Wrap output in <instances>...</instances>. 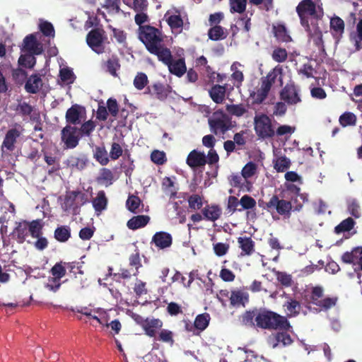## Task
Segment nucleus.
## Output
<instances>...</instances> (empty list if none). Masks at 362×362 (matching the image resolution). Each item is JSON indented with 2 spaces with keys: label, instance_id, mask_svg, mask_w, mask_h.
Returning a JSON list of instances; mask_svg holds the SVG:
<instances>
[{
  "label": "nucleus",
  "instance_id": "obj_18",
  "mask_svg": "<svg viewBox=\"0 0 362 362\" xmlns=\"http://www.w3.org/2000/svg\"><path fill=\"white\" fill-rule=\"evenodd\" d=\"M88 163V159L84 155L81 156H76L71 155L67 158L64 161V164L67 168L71 170H83Z\"/></svg>",
  "mask_w": 362,
  "mask_h": 362
},
{
  "label": "nucleus",
  "instance_id": "obj_43",
  "mask_svg": "<svg viewBox=\"0 0 362 362\" xmlns=\"http://www.w3.org/2000/svg\"><path fill=\"white\" fill-rule=\"evenodd\" d=\"M257 172V165L250 161L247 163L242 169L241 175L244 178V182H246L247 185H251L250 182L247 181V180L255 175Z\"/></svg>",
  "mask_w": 362,
  "mask_h": 362
},
{
  "label": "nucleus",
  "instance_id": "obj_25",
  "mask_svg": "<svg viewBox=\"0 0 362 362\" xmlns=\"http://www.w3.org/2000/svg\"><path fill=\"white\" fill-rule=\"evenodd\" d=\"M42 86V81L39 74H33L27 80L25 84V90L32 94L37 93Z\"/></svg>",
  "mask_w": 362,
  "mask_h": 362
},
{
  "label": "nucleus",
  "instance_id": "obj_55",
  "mask_svg": "<svg viewBox=\"0 0 362 362\" xmlns=\"http://www.w3.org/2000/svg\"><path fill=\"white\" fill-rule=\"evenodd\" d=\"M272 57L275 62L282 63L286 61L288 52L284 48L276 47L272 52Z\"/></svg>",
  "mask_w": 362,
  "mask_h": 362
},
{
  "label": "nucleus",
  "instance_id": "obj_56",
  "mask_svg": "<svg viewBox=\"0 0 362 362\" xmlns=\"http://www.w3.org/2000/svg\"><path fill=\"white\" fill-rule=\"evenodd\" d=\"M151 161L158 165H162L167 162L166 155L164 151L153 150L151 153Z\"/></svg>",
  "mask_w": 362,
  "mask_h": 362
},
{
  "label": "nucleus",
  "instance_id": "obj_3",
  "mask_svg": "<svg viewBox=\"0 0 362 362\" xmlns=\"http://www.w3.org/2000/svg\"><path fill=\"white\" fill-rule=\"evenodd\" d=\"M208 124L211 132L215 135L225 134L233 127L232 118L222 110L214 111L208 119Z\"/></svg>",
  "mask_w": 362,
  "mask_h": 362
},
{
  "label": "nucleus",
  "instance_id": "obj_23",
  "mask_svg": "<svg viewBox=\"0 0 362 362\" xmlns=\"http://www.w3.org/2000/svg\"><path fill=\"white\" fill-rule=\"evenodd\" d=\"M167 66L168 67L169 71L177 77L182 76L187 71L185 61L183 58L176 60H173L172 59V61H170Z\"/></svg>",
  "mask_w": 362,
  "mask_h": 362
},
{
  "label": "nucleus",
  "instance_id": "obj_59",
  "mask_svg": "<svg viewBox=\"0 0 362 362\" xmlns=\"http://www.w3.org/2000/svg\"><path fill=\"white\" fill-rule=\"evenodd\" d=\"M66 272V271L64 262H62L56 263L50 270V272L53 276L60 279L65 276Z\"/></svg>",
  "mask_w": 362,
  "mask_h": 362
},
{
  "label": "nucleus",
  "instance_id": "obj_39",
  "mask_svg": "<svg viewBox=\"0 0 362 362\" xmlns=\"http://www.w3.org/2000/svg\"><path fill=\"white\" fill-rule=\"evenodd\" d=\"M272 83H275L276 81L279 82L281 86H283V68L280 65L273 68L265 76Z\"/></svg>",
  "mask_w": 362,
  "mask_h": 362
},
{
  "label": "nucleus",
  "instance_id": "obj_31",
  "mask_svg": "<svg viewBox=\"0 0 362 362\" xmlns=\"http://www.w3.org/2000/svg\"><path fill=\"white\" fill-rule=\"evenodd\" d=\"M283 307L286 312V318L298 316L301 309L300 303L291 298H289L288 300L284 303Z\"/></svg>",
  "mask_w": 362,
  "mask_h": 362
},
{
  "label": "nucleus",
  "instance_id": "obj_17",
  "mask_svg": "<svg viewBox=\"0 0 362 362\" xmlns=\"http://www.w3.org/2000/svg\"><path fill=\"white\" fill-rule=\"evenodd\" d=\"M23 48L30 54L36 55L42 54L43 49L40 43H39L33 34L27 35L23 40Z\"/></svg>",
  "mask_w": 362,
  "mask_h": 362
},
{
  "label": "nucleus",
  "instance_id": "obj_51",
  "mask_svg": "<svg viewBox=\"0 0 362 362\" xmlns=\"http://www.w3.org/2000/svg\"><path fill=\"white\" fill-rule=\"evenodd\" d=\"M240 205L241 206V208L238 209V211L252 209L256 206V201L252 197L245 194L240 198Z\"/></svg>",
  "mask_w": 362,
  "mask_h": 362
},
{
  "label": "nucleus",
  "instance_id": "obj_54",
  "mask_svg": "<svg viewBox=\"0 0 362 362\" xmlns=\"http://www.w3.org/2000/svg\"><path fill=\"white\" fill-rule=\"evenodd\" d=\"M148 79L147 75L143 72L138 73L134 79V86L139 90H143L148 84Z\"/></svg>",
  "mask_w": 362,
  "mask_h": 362
},
{
  "label": "nucleus",
  "instance_id": "obj_2",
  "mask_svg": "<svg viewBox=\"0 0 362 362\" xmlns=\"http://www.w3.org/2000/svg\"><path fill=\"white\" fill-rule=\"evenodd\" d=\"M296 12L300 18V24L305 30L319 25L324 12L322 9L317 10L316 4L313 0H303L296 7Z\"/></svg>",
  "mask_w": 362,
  "mask_h": 362
},
{
  "label": "nucleus",
  "instance_id": "obj_4",
  "mask_svg": "<svg viewBox=\"0 0 362 362\" xmlns=\"http://www.w3.org/2000/svg\"><path fill=\"white\" fill-rule=\"evenodd\" d=\"M138 37L149 52L163 41L160 31L151 25L141 26L138 29Z\"/></svg>",
  "mask_w": 362,
  "mask_h": 362
},
{
  "label": "nucleus",
  "instance_id": "obj_8",
  "mask_svg": "<svg viewBox=\"0 0 362 362\" xmlns=\"http://www.w3.org/2000/svg\"><path fill=\"white\" fill-rule=\"evenodd\" d=\"M279 98L288 105H296L302 101L300 88L294 81H290L279 92Z\"/></svg>",
  "mask_w": 362,
  "mask_h": 362
},
{
  "label": "nucleus",
  "instance_id": "obj_15",
  "mask_svg": "<svg viewBox=\"0 0 362 362\" xmlns=\"http://www.w3.org/2000/svg\"><path fill=\"white\" fill-rule=\"evenodd\" d=\"M273 85L274 83L269 81L266 77L262 78L261 86L253 95L255 103L261 104L263 103L267 98Z\"/></svg>",
  "mask_w": 362,
  "mask_h": 362
},
{
  "label": "nucleus",
  "instance_id": "obj_26",
  "mask_svg": "<svg viewBox=\"0 0 362 362\" xmlns=\"http://www.w3.org/2000/svg\"><path fill=\"white\" fill-rule=\"evenodd\" d=\"M345 24L339 16H334L330 19V29L334 38L339 39L344 32Z\"/></svg>",
  "mask_w": 362,
  "mask_h": 362
},
{
  "label": "nucleus",
  "instance_id": "obj_41",
  "mask_svg": "<svg viewBox=\"0 0 362 362\" xmlns=\"http://www.w3.org/2000/svg\"><path fill=\"white\" fill-rule=\"evenodd\" d=\"M356 121L357 117L356 115L351 112H345L339 118V122L343 127L355 126Z\"/></svg>",
  "mask_w": 362,
  "mask_h": 362
},
{
  "label": "nucleus",
  "instance_id": "obj_37",
  "mask_svg": "<svg viewBox=\"0 0 362 362\" xmlns=\"http://www.w3.org/2000/svg\"><path fill=\"white\" fill-rule=\"evenodd\" d=\"M169 88V86L159 82L153 84V94L160 100H164L167 98L170 92Z\"/></svg>",
  "mask_w": 362,
  "mask_h": 362
},
{
  "label": "nucleus",
  "instance_id": "obj_33",
  "mask_svg": "<svg viewBox=\"0 0 362 362\" xmlns=\"http://www.w3.org/2000/svg\"><path fill=\"white\" fill-rule=\"evenodd\" d=\"M106 69V71L108 72L111 76L117 77L118 74L117 71L120 69L121 65L119 63V57L113 54L112 55L104 64Z\"/></svg>",
  "mask_w": 362,
  "mask_h": 362
},
{
  "label": "nucleus",
  "instance_id": "obj_45",
  "mask_svg": "<svg viewBox=\"0 0 362 362\" xmlns=\"http://www.w3.org/2000/svg\"><path fill=\"white\" fill-rule=\"evenodd\" d=\"M40 219L28 222V230L33 238H39L42 234L43 225Z\"/></svg>",
  "mask_w": 362,
  "mask_h": 362
},
{
  "label": "nucleus",
  "instance_id": "obj_50",
  "mask_svg": "<svg viewBox=\"0 0 362 362\" xmlns=\"http://www.w3.org/2000/svg\"><path fill=\"white\" fill-rule=\"evenodd\" d=\"M35 54H26L21 55L18 59V64L25 68L32 69L36 64V59L33 56Z\"/></svg>",
  "mask_w": 362,
  "mask_h": 362
},
{
  "label": "nucleus",
  "instance_id": "obj_19",
  "mask_svg": "<svg viewBox=\"0 0 362 362\" xmlns=\"http://www.w3.org/2000/svg\"><path fill=\"white\" fill-rule=\"evenodd\" d=\"M152 242L156 247L164 249L169 247L173 243L172 235L164 231L157 232L154 234L152 238Z\"/></svg>",
  "mask_w": 362,
  "mask_h": 362
},
{
  "label": "nucleus",
  "instance_id": "obj_62",
  "mask_svg": "<svg viewBox=\"0 0 362 362\" xmlns=\"http://www.w3.org/2000/svg\"><path fill=\"white\" fill-rule=\"evenodd\" d=\"M168 24L173 30L182 29L183 21L180 15H172L167 20Z\"/></svg>",
  "mask_w": 362,
  "mask_h": 362
},
{
  "label": "nucleus",
  "instance_id": "obj_49",
  "mask_svg": "<svg viewBox=\"0 0 362 362\" xmlns=\"http://www.w3.org/2000/svg\"><path fill=\"white\" fill-rule=\"evenodd\" d=\"M226 110L231 115L240 117L247 112V109L243 104H232L226 105Z\"/></svg>",
  "mask_w": 362,
  "mask_h": 362
},
{
  "label": "nucleus",
  "instance_id": "obj_58",
  "mask_svg": "<svg viewBox=\"0 0 362 362\" xmlns=\"http://www.w3.org/2000/svg\"><path fill=\"white\" fill-rule=\"evenodd\" d=\"M275 339L276 343L272 346L273 348H276L279 343H282L284 346H288L293 343V339H291L290 334L284 332H278L275 336Z\"/></svg>",
  "mask_w": 362,
  "mask_h": 362
},
{
  "label": "nucleus",
  "instance_id": "obj_61",
  "mask_svg": "<svg viewBox=\"0 0 362 362\" xmlns=\"http://www.w3.org/2000/svg\"><path fill=\"white\" fill-rule=\"evenodd\" d=\"M347 209L349 214L354 218H358L361 216L360 213V205L358 201L355 199H352L348 201Z\"/></svg>",
  "mask_w": 362,
  "mask_h": 362
},
{
  "label": "nucleus",
  "instance_id": "obj_11",
  "mask_svg": "<svg viewBox=\"0 0 362 362\" xmlns=\"http://www.w3.org/2000/svg\"><path fill=\"white\" fill-rule=\"evenodd\" d=\"M78 129L66 125L61 131V140L66 148H74L78 145L79 136L76 134Z\"/></svg>",
  "mask_w": 362,
  "mask_h": 362
},
{
  "label": "nucleus",
  "instance_id": "obj_10",
  "mask_svg": "<svg viewBox=\"0 0 362 362\" xmlns=\"http://www.w3.org/2000/svg\"><path fill=\"white\" fill-rule=\"evenodd\" d=\"M220 296L228 298L230 300V305L233 308L245 307L249 302V294L243 289H233L229 291L227 289L221 290Z\"/></svg>",
  "mask_w": 362,
  "mask_h": 362
},
{
  "label": "nucleus",
  "instance_id": "obj_40",
  "mask_svg": "<svg viewBox=\"0 0 362 362\" xmlns=\"http://www.w3.org/2000/svg\"><path fill=\"white\" fill-rule=\"evenodd\" d=\"M273 30L276 38L281 42H288L291 40V36L288 34L286 27L284 25L273 26Z\"/></svg>",
  "mask_w": 362,
  "mask_h": 362
},
{
  "label": "nucleus",
  "instance_id": "obj_9",
  "mask_svg": "<svg viewBox=\"0 0 362 362\" xmlns=\"http://www.w3.org/2000/svg\"><path fill=\"white\" fill-rule=\"evenodd\" d=\"M106 38L105 30L102 28H96L88 33L86 42L93 52L100 54L105 52L103 43Z\"/></svg>",
  "mask_w": 362,
  "mask_h": 362
},
{
  "label": "nucleus",
  "instance_id": "obj_53",
  "mask_svg": "<svg viewBox=\"0 0 362 362\" xmlns=\"http://www.w3.org/2000/svg\"><path fill=\"white\" fill-rule=\"evenodd\" d=\"M141 202V201L138 196L132 194L129 196L126 202V206L129 211L136 214Z\"/></svg>",
  "mask_w": 362,
  "mask_h": 362
},
{
  "label": "nucleus",
  "instance_id": "obj_44",
  "mask_svg": "<svg viewBox=\"0 0 362 362\" xmlns=\"http://www.w3.org/2000/svg\"><path fill=\"white\" fill-rule=\"evenodd\" d=\"M291 160L289 158L284 156H279L274 160V169L279 173L285 172L291 166Z\"/></svg>",
  "mask_w": 362,
  "mask_h": 362
},
{
  "label": "nucleus",
  "instance_id": "obj_36",
  "mask_svg": "<svg viewBox=\"0 0 362 362\" xmlns=\"http://www.w3.org/2000/svg\"><path fill=\"white\" fill-rule=\"evenodd\" d=\"M228 33L221 25L212 26L208 30L209 38L214 41L224 40L227 37Z\"/></svg>",
  "mask_w": 362,
  "mask_h": 362
},
{
  "label": "nucleus",
  "instance_id": "obj_5",
  "mask_svg": "<svg viewBox=\"0 0 362 362\" xmlns=\"http://www.w3.org/2000/svg\"><path fill=\"white\" fill-rule=\"evenodd\" d=\"M259 205L270 213L276 211L279 215L288 218L290 217L292 210L291 202L283 199H280L276 194L273 195L267 202H259Z\"/></svg>",
  "mask_w": 362,
  "mask_h": 362
},
{
  "label": "nucleus",
  "instance_id": "obj_52",
  "mask_svg": "<svg viewBox=\"0 0 362 362\" xmlns=\"http://www.w3.org/2000/svg\"><path fill=\"white\" fill-rule=\"evenodd\" d=\"M129 265L135 268L134 270H133V276H136L139 273V269L142 267L139 251L138 250H136L135 252L129 256Z\"/></svg>",
  "mask_w": 362,
  "mask_h": 362
},
{
  "label": "nucleus",
  "instance_id": "obj_47",
  "mask_svg": "<svg viewBox=\"0 0 362 362\" xmlns=\"http://www.w3.org/2000/svg\"><path fill=\"white\" fill-rule=\"evenodd\" d=\"M275 276L278 282L283 287L288 288L292 286L293 281L291 274L285 272L277 271L275 272Z\"/></svg>",
  "mask_w": 362,
  "mask_h": 362
},
{
  "label": "nucleus",
  "instance_id": "obj_60",
  "mask_svg": "<svg viewBox=\"0 0 362 362\" xmlns=\"http://www.w3.org/2000/svg\"><path fill=\"white\" fill-rule=\"evenodd\" d=\"M95 127L96 125L93 121L88 120L81 124L78 131L81 136H89L91 134V133L95 130Z\"/></svg>",
  "mask_w": 362,
  "mask_h": 362
},
{
  "label": "nucleus",
  "instance_id": "obj_12",
  "mask_svg": "<svg viewBox=\"0 0 362 362\" xmlns=\"http://www.w3.org/2000/svg\"><path fill=\"white\" fill-rule=\"evenodd\" d=\"M86 108L78 104L72 105L66 112L65 119L67 123L76 125L81 122L86 115Z\"/></svg>",
  "mask_w": 362,
  "mask_h": 362
},
{
  "label": "nucleus",
  "instance_id": "obj_16",
  "mask_svg": "<svg viewBox=\"0 0 362 362\" xmlns=\"http://www.w3.org/2000/svg\"><path fill=\"white\" fill-rule=\"evenodd\" d=\"M273 85L274 83L269 81L266 77L262 78L261 86L253 95L255 103L261 104L263 103L267 98Z\"/></svg>",
  "mask_w": 362,
  "mask_h": 362
},
{
  "label": "nucleus",
  "instance_id": "obj_7",
  "mask_svg": "<svg viewBox=\"0 0 362 362\" xmlns=\"http://www.w3.org/2000/svg\"><path fill=\"white\" fill-rule=\"evenodd\" d=\"M254 129L259 139H272L275 136V128L272 125V119L265 114L255 117Z\"/></svg>",
  "mask_w": 362,
  "mask_h": 362
},
{
  "label": "nucleus",
  "instance_id": "obj_38",
  "mask_svg": "<svg viewBox=\"0 0 362 362\" xmlns=\"http://www.w3.org/2000/svg\"><path fill=\"white\" fill-rule=\"evenodd\" d=\"M210 320V315L206 313L199 314L195 317L194 323L198 334L206 329V327L209 326Z\"/></svg>",
  "mask_w": 362,
  "mask_h": 362
},
{
  "label": "nucleus",
  "instance_id": "obj_30",
  "mask_svg": "<svg viewBox=\"0 0 362 362\" xmlns=\"http://www.w3.org/2000/svg\"><path fill=\"white\" fill-rule=\"evenodd\" d=\"M163 327V322L160 319H148L143 329L145 334L150 337H155L157 332Z\"/></svg>",
  "mask_w": 362,
  "mask_h": 362
},
{
  "label": "nucleus",
  "instance_id": "obj_42",
  "mask_svg": "<svg viewBox=\"0 0 362 362\" xmlns=\"http://www.w3.org/2000/svg\"><path fill=\"white\" fill-rule=\"evenodd\" d=\"M356 222L354 220L349 217L344 220H343L339 224H338L334 228V233L336 234H340L344 232H349L351 229L354 228Z\"/></svg>",
  "mask_w": 362,
  "mask_h": 362
},
{
  "label": "nucleus",
  "instance_id": "obj_34",
  "mask_svg": "<svg viewBox=\"0 0 362 362\" xmlns=\"http://www.w3.org/2000/svg\"><path fill=\"white\" fill-rule=\"evenodd\" d=\"M92 204L96 212H101L105 210L107 205L105 192L103 190L99 191L96 197L93 199Z\"/></svg>",
  "mask_w": 362,
  "mask_h": 362
},
{
  "label": "nucleus",
  "instance_id": "obj_48",
  "mask_svg": "<svg viewBox=\"0 0 362 362\" xmlns=\"http://www.w3.org/2000/svg\"><path fill=\"white\" fill-rule=\"evenodd\" d=\"M203 199L202 196L197 194L190 195L187 199L189 208L193 211L202 209L203 206Z\"/></svg>",
  "mask_w": 362,
  "mask_h": 362
},
{
  "label": "nucleus",
  "instance_id": "obj_27",
  "mask_svg": "<svg viewBox=\"0 0 362 362\" xmlns=\"http://www.w3.org/2000/svg\"><path fill=\"white\" fill-rule=\"evenodd\" d=\"M259 308H255L250 310H246L241 315V323L243 325L250 327L257 328L256 318L258 315Z\"/></svg>",
  "mask_w": 362,
  "mask_h": 362
},
{
  "label": "nucleus",
  "instance_id": "obj_28",
  "mask_svg": "<svg viewBox=\"0 0 362 362\" xmlns=\"http://www.w3.org/2000/svg\"><path fill=\"white\" fill-rule=\"evenodd\" d=\"M28 221H23L16 223V226L13 231V236L16 239L18 243H23L28 236Z\"/></svg>",
  "mask_w": 362,
  "mask_h": 362
},
{
  "label": "nucleus",
  "instance_id": "obj_14",
  "mask_svg": "<svg viewBox=\"0 0 362 362\" xmlns=\"http://www.w3.org/2000/svg\"><path fill=\"white\" fill-rule=\"evenodd\" d=\"M341 261L346 264L359 265L362 271V247H356L351 252H346L341 256Z\"/></svg>",
  "mask_w": 362,
  "mask_h": 362
},
{
  "label": "nucleus",
  "instance_id": "obj_6",
  "mask_svg": "<svg viewBox=\"0 0 362 362\" xmlns=\"http://www.w3.org/2000/svg\"><path fill=\"white\" fill-rule=\"evenodd\" d=\"M24 129L18 124L9 129L5 134L3 142L1 146L2 156H9L15 150L18 139L21 137Z\"/></svg>",
  "mask_w": 362,
  "mask_h": 362
},
{
  "label": "nucleus",
  "instance_id": "obj_57",
  "mask_svg": "<svg viewBox=\"0 0 362 362\" xmlns=\"http://www.w3.org/2000/svg\"><path fill=\"white\" fill-rule=\"evenodd\" d=\"M230 12L243 13L245 11L247 0H229Z\"/></svg>",
  "mask_w": 362,
  "mask_h": 362
},
{
  "label": "nucleus",
  "instance_id": "obj_13",
  "mask_svg": "<svg viewBox=\"0 0 362 362\" xmlns=\"http://www.w3.org/2000/svg\"><path fill=\"white\" fill-rule=\"evenodd\" d=\"M186 163L191 168L203 167L207 163L206 156L204 152L194 149L188 154Z\"/></svg>",
  "mask_w": 362,
  "mask_h": 362
},
{
  "label": "nucleus",
  "instance_id": "obj_22",
  "mask_svg": "<svg viewBox=\"0 0 362 362\" xmlns=\"http://www.w3.org/2000/svg\"><path fill=\"white\" fill-rule=\"evenodd\" d=\"M150 216L148 215H137L131 218L127 223L129 229L136 230L145 227L150 221Z\"/></svg>",
  "mask_w": 362,
  "mask_h": 362
},
{
  "label": "nucleus",
  "instance_id": "obj_24",
  "mask_svg": "<svg viewBox=\"0 0 362 362\" xmlns=\"http://www.w3.org/2000/svg\"><path fill=\"white\" fill-rule=\"evenodd\" d=\"M309 37L313 39L314 44L318 47L320 52H325L324 41L322 39V32L319 25L310 28V30H305Z\"/></svg>",
  "mask_w": 362,
  "mask_h": 362
},
{
  "label": "nucleus",
  "instance_id": "obj_35",
  "mask_svg": "<svg viewBox=\"0 0 362 362\" xmlns=\"http://www.w3.org/2000/svg\"><path fill=\"white\" fill-rule=\"evenodd\" d=\"M54 238L60 243H66L71 238V228L69 226H59L54 232Z\"/></svg>",
  "mask_w": 362,
  "mask_h": 362
},
{
  "label": "nucleus",
  "instance_id": "obj_29",
  "mask_svg": "<svg viewBox=\"0 0 362 362\" xmlns=\"http://www.w3.org/2000/svg\"><path fill=\"white\" fill-rule=\"evenodd\" d=\"M238 243L241 249L242 256H250L255 252V242L250 237H239Z\"/></svg>",
  "mask_w": 362,
  "mask_h": 362
},
{
  "label": "nucleus",
  "instance_id": "obj_64",
  "mask_svg": "<svg viewBox=\"0 0 362 362\" xmlns=\"http://www.w3.org/2000/svg\"><path fill=\"white\" fill-rule=\"evenodd\" d=\"M78 191L67 192L64 198L65 209H71L75 204L76 199L78 197Z\"/></svg>",
  "mask_w": 362,
  "mask_h": 362
},
{
  "label": "nucleus",
  "instance_id": "obj_20",
  "mask_svg": "<svg viewBox=\"0 0 362 362\" xmlns=\"http://www.w3.org/2000/svg\"><path fill=\"white\" fill-rule=\"evenodd\" d=\"M226 85H214L209 90V94L211 100L216 104H221L225 100Z\"/></svg>",
  "mask_w": 362,
  "mask_h": 362
},
{
  "label": "nucleus",
  "instance_id": "obj_32",
  "mask_svg": "<svg viewBox=\"0 0 362 362\" xmlns=\"http://www.w3.org/2000/svg\"><path fill=\"white\" fill-rule=\"evenodd\" d=\"M204 218L215 221L218 220L221 215V209L217 205H207L202 210Z\"/></svg>",
  "mask_w": 362,
  "mask_h": 362
},
{
  "label": "nucleus",
  "instance_id": "obj_63",
  "mask_svg": "<svg viewBox=\"0 0 362 362\" xmlns=\"http://www.w3.org/2000/svg\"><path fill=\"white\" fill-rule=\"evenodd\" d=\"M324 295V288L321 286H316L312 288L311 294H310V300L312 303L315 305H317V303L320 300Z\"/></svg>",
  "mask_w": 362,
  "mask_h": 362
},
{
  "label": "nucleus",
  "instance_id": "obj_1",
  "mask_svg": "<svg viewBox=\"0 0 362 362\" xmlns=\"http://www.w3.org/2000/svg\"><path fill=\"white\" fill-rule=\"evenodd\" d=\"M257 328L287 332L291 327L286 317L265 308H259L256 318Z\"/></svg>",
  "mask_w": 362,
  "mask_h": 362
},
{
  "label": "nucleus",
  "instance_id": "obj_46",
  "mask_svg": "<svg viewBox=\"0 0 362 362\" xmlns=\"http://www.w3.org/2000/svg\"><path fill=\"white\" fill-rule=\"evenodd\" d=\"M94 158L102 165H106L110 161L105 146L95 147Z\"/></svg>",
  "mask_w": 362,
  "mask_h": 362
},
{
  "label": "nucleus",
  "instance_id": "obj_21",
  "mask_svg": "<svg viewBox=\"0 0 362 362\" xmlns=\"http://www.w3.org/2000/svg\"><path fill=\"white\" fill-rule=\"evenodd\" d=\"M149 52L152 54L156 55L158 60L165 65H168L173 59L170 50L167 47H164L161 43L151 49Z\"/></svg>",
  "mask_w": 362,
  "mask_h": 362
}]
</instances>
